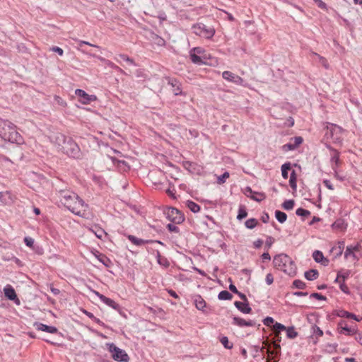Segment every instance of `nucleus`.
I'll use <instances>...</instances> for the list:
<instances>
[{
  "instance_id": "nucleus-34",
  "label": "nucleus",
  "mask_w": 362,
  "mask_h": 362,
  "mask_svg": "<svg viewBox=\"0 0 362 362\" xmlns=\"http://www.w3.org/2000/svg\"><path fill=\"white\" fill-rule=\"evenodd\" d=\"M289 184L292 189L296 190L297 184H296V174L294 170L292 171L290 175Z\"/></svg>"
},
{
  "instance_id": "nucleus-15",
  "label": "nucleus",
  "mask_w": 362,
  "mask_h": 362,
  "mask_svg": "<svg viewBox=\"0 0 362 362\" xmlns=\"http://www.w3.org/2000/svg\"><path fill=\"white\" fill-rule=\"evenodd\" d=\"M94 293L103 303H104L109 307H111L116 310H119V308H120L119 305L118 303H117L115 301H114L112 299L106 297L105 296L100 293L98 291H94Z\"/></svg>"
},
{
  "instance_id": "nucleus-22",
  "label": "nucleus",
  "mask_w": 362,
  "mask_h": 362,
  "mask_svg": "<svg viewBox=\"0 0 362 362\" xmlns=\"http://www.w3.org/2000/svg\"><path fill=\"white\" fill-rule=\"evenodd\" d=\"M234 305L243 313L248 314L252 311V308L249 306L247 302L235 301Z\"/></svg>"
},
{
  "instance_id": "nucleus-36",
  "label": "nucleus",
  "mask_w": 362,
  "mask_h": 362,
  "mask_svg": "<svg viewBox=\"0 0 362 362\" xmlns=\"http://www.w3.org/2000/svg\"><path fill=\"white\" fill-rule=\"evenodd\" d=\"M119 58L122 59L123 61L127 62L129 64L132 66H136V64L135 63L134 60L132 58H130L128 55L124 54H119L117 56Z\"/></svg>"
},
{
  "instance_id": "nucleus-59",
  "label": "nucleus",
  "mask_w": 362,
  "mask_h": 362,
  "mask_svg": "<svg viewBox=\"0 0 362 362\" xmlns=\"http://www.w3.org/2000/svg\"><path fill=\"white\" fill-rule=\"evenodd\" d=\"M274 322V319L272 317H267L263 320V323L266 326H271L272 324H273Z\"/></svg>"
},
{
  "instance_id": "nucleus-9",
  "label": "nucleus",
  "mask_w": 362,
  "mask_h": 362,
  "mask_svg": "<svg viewBox=\"0 0 362 362\" xmlns=\"http://www.w3.org/2000/svg\"><path fill=\"white\" fill-rule=\"evenodd\" d=\"M360 245L358 243L355 245H348L344 252V258L354 264L358 261V257L356 255V252H358Z\"/></svg>"
},
{
  "instance_id": "nucleus-53",
  "label": "nucleus",
  "mask_w": 362,
  "mask_h": 362,
  "mask_svg": "<svg viewBox=\"0 0 362 362\" xmlns=\"http://www.w3.org/2000/svg\"><path fill=\"white\" fill-rule=\"evenodd\" d=\"M282 149L284 151H293L296 149V148L294 147L293 144H292V142L291 141L289 143L284 144L282 146Z\"/></svg>"
},
{
  "instance_id": "nucleus-29",
  "label": "nucleus",
  "mask_w": 362,
  "mask_h": 362,
  "mask_svg": "<svg viewBox=\"0 0 362 362\" xmlns=\"http://www.w3.org/2000/svg\"><path fill=\"white\" fill-rule=\"evenodd\" d=\"M186 205L193 213H197L200 211V206L192 201H187L186 202Z\"/></svg>"
},
{
  "instance_id": "nucleus-56",
  "label": "nucleus",
  "mask_w": 362,
  "mask_h": 362,
  "mask_svg": "<svg viewBox=\"0 0 362 362\" xmlns=\"http://www.w3.org/2000/svg\"><path fill=\"white\" fill-rule=\"evenodd\" d=\"M317 6L323 10H327V4L323 2L322 0H313Z\"/></svg>"
},
{
  "instance_id": "nucleus-30",
  "label": "nucleus",
  "mask_w": 362,
  "mask_h": 362,
  "mask_svg": "<svg viewBox=\"0 0 362 362\" xmlns=\"http://www.w3.org/2000/svg\"><path fill=\"white\" fill-rule=\"evenodd\" d=\"M232 298V294L226 290L221 291L218 295V298L221 300H230Z\"/></svg>"
},
{
  "instance_id": "nucleus-4",
  "label": "nucleus",
  "mask_w": 362,
  "mask_h": 362,
  "mask_svg": "<svg viewBox=\"0 0 362 362\" xmlns=\"http://www.w3.org/2000/svg\"><path fill=\"white\" fill-rule=\"evenodd\" d=\"M2 123L5 125H2L3 127L0 128V132H1V135H3V139H4V141H9L17 144H21L23 143V138L17 132L15 124L5 119H2Z\"/></svg>"
},
{
  "instance_id": "nucleus-39",
  "label": "nucleus",
  "mask_w": 362,
  "mask_h": 362,
  "mask_svg": "<svg viewBox=\"0 0 362 362\" xmlns=\"http://www.w3.org/2000/svg\"><path fill=\"white\" fill-rule=\"evenodd\" d=\"M338 274L339 277H341V281H345L347 279L349 278L351 275V271L347 269H341L338 272Z\"/></svg>"
},
{
  "instance_id": "nucleus-41",
  "label": "nucleus",
  "mask_w": 362,
  "mask_h": 362,
  "mask_svg": "<svg viewBox=\"0 0 362 362\" xmlns=\"http://www.w3.org/2000/svg\"><path fill=\"white\" fill-rule=\"evenodd\" d=\"M339 316H341L342 317L351 318V319L355 320L356 321L360 320L356 315H354L351 313L347 312V311H344V310L341 311V314L339 315Z\"/></svg>"
},
{
  "instance_id": "nucleus-62",
  "label": "nucleus",
  "mask_w": 362,
  "mask_h": 362,
  "mask_svg": "<svg viewBox=\"0 0 362 362\" xmlns=\"http://www.w3.org/2000/svg\"><path fill=\"white\" fill-rule=\"evenodd\" d=\"M323 184L325 185V186L326 187H327L329 189H331V190H333L334 189V186L331 183V182L328 180H325L323 181Z\"/></svg>"
},
{
  "instance_id": "nucleus-32",
  "label": "nucleus",
  "mask_w": 362,
  "mask_h": 362,
  "mask_svg": "<svg viewBox=\"0 0 362 362\" xmlns=\"http://www.w3.org/2000/svg\"><path fill=\"white\" fill-rule=\"evenodd\" d=\"M337 344H327L325 346L324 351L328 354H334L337 352Z\"/></svg>"
},
{
  "instance_id": "nucleus-37",
  "label": "nucleus",
  "mask_w": 362,
  "mask_h": 362,
  "mask_svg": "<svg viewBox=\"0 0 362 362\" xmlns=\"http://www.w3.org/2000/svg\"><path fill=\"white\" fill-rule=\"evenodd\" d=\"M220 341L227 349H231L233 346V343L229 342L227 337L223 336L220 338Z\"/></svg>"
},
{
  "instance_id": "nucleus-19",
  "label": "nucleus",
  "mask_w": 362,
  "mask_h": 362,
  "mask_svg": "<svg viewBox=\"0 0 362 362\" xmlns=\"http://www.w3.org/2000/svg\"><path fill=\"white\" fill-rule=\"evenodd\" d=\"M34 327L37 330L46 332L51 334H55L58 332V329L56 327L49 326L41 322H35Z\"/></svg>"
},
{
  "instance_id": "nucleus-58",
  "label": "nucleus",
  "mask_w": 362,
  "mask_h": 362,
  "mask_svg": "<svg viewBox=\"0 0 362 362\" xmlns=\"http://www.w3.org/2000/svg\"><path fill=\"white\" fill-rule=\"evenodd\" d=\"M265 281L267 285H271L274 282V276L271 273L266 275Z\"/></svg>"
},
{
  "instance_id": "nucleus-17",
  "label": "nucleus",
  "mask_w": 362,
  "mask_h": 362,
  "mask_svg": "<svg viewBox=\"0 0 362 362\" xmlns=\"http://www.w3.org/2000/svg\"><path fill=\"white\" fill-rule=\"evenodd\" d=\"M233 325L238 327H253L255 326L256 322L254 320H245L241 317H233Z\"/></svg>"
},
{
  "instance_id": "nucleus-5",
  "label": "nucleus",
  "mask_w": 362,
  "mask_h": 362,
  "mask_svg": "<svg viewBox=\"0 0 362 362\" xmlns=\"http://www.w3.org/2000/svg\"><path fill=\"white\" fill-rule=\"evenodd\" d=\"M106 346L115 361L119 362H127L129 361V358L124 350L116 346L113 343H107Z\"/></svg>"
},
{
  "instance_id": "nucleus-42",
  "label": "nucleus",
  "mask_w": 362,
  "mask_h": 362,
  "mask_svg": "<svg viewBox=\"0 0 362 362\" xmlns=\"http://www.w3.org/2000/svg\"><path fill=\"white\" fill-rule=\"evenodd\" d=\"M294 204H295V202L293 199H288V200H286L282 204V207L285 210H288H288L293 209V208L294 206Z\"/></svg>"
},
{
  "instance_id": "nucleus-45",
  "label": "nucleus",
  "mask_w": 362,
  "mask_h": 362,
  "mask_svg": "<svg viewBox=\"0 0 362 362\" xmlns=\"http://www.w3.org/2000/svg\"><path fill=\"white\" fill-rule=\"evenodd\" d=\"M286 327L284 325H282L279 322H276L273 325V329L276 332H280L281 331L286 330ZM277 334H278V333L276 334V335H277Z\"/></svg>"
},
{
  "instance_id": "nucleus-31",
  "label": "nucleus",
  "mask_w": 362,
  "mask_h": 362,
  "mask_svg": "<svg viewBox=\"0 0 362 362\" xmlns=\"http://www.w3.org/2000/svg\"><path fill=\"white\" fill-rule=\"evenodd\" d=\"M275 217L279 223H283L286 221L287 215L284 212L276 210L275 211Z\"/></svg>"
},
{
  "instance_id": "nucleus-25",
  "label": "nucleus",
  "mask_w": 362,
  "mask_h": 362,
  "mask_svg": "<svg viewBox=\"0 0 362 362\" xmlns=\"http://www.w3.org/2000/svg\"><path fill=\"white\" fill-rule=\"evenodd\" d=\"M305 278L308 281H313L317 279L319 272L316 269H310L306 271L304 274Z\"/></svg>"
},
{
  "instance_id": "nucleus-3",
  "label": "nucleus",
  "mask_w": 362,
  "mask_h": 362,
  "mask_svg": "<svg viewBox=\"0 0 362 362\" xmlns=\"http://www.w3.org/2000/svg\"><path fill=\"white\" fill-rule=\"evenodd\" d=\"M274 267L289 276L296 274V266L291 258L286 254H279L274 256L273 259Z\"/></svg>"
},
{
  "instance_id": "nucleus-48",
  "label": "nucleus",
  "mask_w": 362,
  "mask_h": 362,
  "mask_svg": "<svg viewBox=\"0 0 362 362\" xmlns=\"http://www.w3.org/2000/svg\"><path fill=\"white\" fill-rule=\"evenodd\" d=\"M190 52H192L194 53H197V55H204V56H207L205 50L200 47H194L192 48Z\"/></svg>"
},
{
  "instance_id": "nucleus-13",
  "label": "nucleus",
  "mask_w": 362,
  "mask_h": 362,
  "mask_svg": "<svg viewBox=\"0 0 362 362\" xmlns=\"http://www.w3.org/2000/svg\"><path fill=\"white\" fill-rule=\"evenodd\" d=\"M127 238L132 243H133L134 245H135L136 246H141L145 244L153 243H156L163 245V243L160 240H144L141 238H138L133 235H127Z\"/></svg>"
},
{
  "instance_id": "nucleus-47",
  "label": "nucleus",
  "mask_w": 362,
  "mask_h": 362,
  "mask_svg": "<svg viewBox=\"0 0 362 362\" xmlns=\"http://www.w3.org/2000/svg\"><path fill=\"white\" fill-rule=\"evenodd\" d=\"M230 176V174L228 172H225L223 175L218 177L217 182L218 184H223L226 179L228 178Z\"/></svg>"
},
{
  "instance_id": "nucleus-10",
  "label": "nucleus",
  "mask_w": 362,
  "mask_h": 362,
  "mask_svg": "<svg viewBox=\"0 0 362 362\" xmlns=\"http://www.w3.org/2000/svg\"><path fill=\"white\" fill-rule=\"evenodd\" d=\"M329 149L331 151V158H330V162H331V166L332 169L334 170L335 176L337 175V169L341 165V161L339 159V152L331 147H329Z\"/></svg>"
},
{
  "instance_id": "nucleus-43",
  "label": "nucleus",
  "mask_w": 362,
  "mask_h": 362,
  "mask_svg": "<svg viewBox=\"0 0 362 362\" xmlns=\"http://www.w3.org/2000/svg\"><path fill=\"white\" fill-rule=\"evenodd\" d=\"M247 216V212L245 209L243 207H240L238 209V214L237 216V219L242 220L245 218Z\"/></svg>"
},
{
  "instance_id": "nucleus-57",
  "label": "nucleus",
  "mask_w": 362,
  "mask_h": 362,
  "mask_svg": "<svg viewBox=\"0 0 362 362\" xmlns=\"http://www.w3.org/2000/svg\"><path fill=\"white\" fill-rule=\"evenodd\" d=\"M310 297L315 298H316L317 300H325L327 299L325 296H324L322 294L318 293H313L310 296Z\"/></svg>"
},
{
  "instance_id": "nucleus-14",
  "label": "nucleus",
  "mask_w": 362,
  "mask_h": 362,
  "mask_svg": "<svg viewBox=\"0 0 362 362\" xmlns=\"http://www.w3.org/2000/svg\"><path fill=\"white\" fill-rule=\"evenodd\" d=\"M245 194L247 197L258 202H262L266 198V195L263 192H254L250 187L245 188Z\"/></svg>"
},
{
  "instance_id": "nucleus-27",
  "label": "nucleus",
  "mask_w": 362,
  "mask_h": 362,
  "mask_svg": "<svg viewBox=\"0 0 362 362\" xmlns=\"http://www.w3.org/2000/svg\"><path fill=\"white\" fill-rule=\"evenodd\" d=\"M341 325V334H345L346 335H349V336H352V335H356L357 334V330L356 329H355L354 327H348L347 325H345V326H342V323L341 322L339 324Z\"/></svg>"
},
{
  "instance_id": "nucleus-55",
  "label": "nucleus",
  "mask_w": 362,
  "mask_h": 362,
  "mask_svg": "<svg viewBox=\"0 0 362 362\" xmlns=\"http://www.w3.org/2000/svg\"><path fill=\"white\" fill-rule=\"evenodd\" d=\"M167 228L168 229L169 231L170 232H174V233H178L179 232V228L177 226H176L175 224H172V223H168L167 225Z\"/></svg>"
},
{
  "instance_id": "nucleus-28",
  "label": "nucleus",
  "mask_w": 362,
  "mask_h": 362,
  "mask_svg": "<svg viewBox=\"0 0 362 362\" xmlns=\"http://www.w3.org/2000/svg\"><path fill=\"white\" fill-rule=\"evenodd\" d=\"M332 227L333 229L344 230L346 228V224L343 219H337L332 223Z\"/></svg>"
},
{
  "instance_id": "nucleus-49",
  "label": "nucleus",
  "mask_w": 362,
  "mask_h": 362,
  "mask_svg": "<svg viewBox=\"0 0 362 362\" xmlns=\"http://www.w3.org/2000/svg\"><path fill=\"white\" fill-rule=\"evenodd\" d=\"M293 286L298 289H304L306 286L305 284L301 280H295L293 283Z\"/></svg>"
},
{
  "instance_id": "nucleus-18",
  "label": "nucleus",
  "mask_w": 362,
  "mask_h": 362,
  "mask_svg": "<svg viewBox=\"0 0 362 362\" xmlns=\"http://www.w3.org/2000/svg\"><path fill=\"white\" fill-rule=\"evenodd\" d=\"M189 57L192 63L202 65L206 64V60L209 59L208 56L204 55H197V53H194L189 51Z\"/></svg>"
},
{
  "instance_id": "nucleus-2",
  "label": "nucleus",
  "mask_w": 362,
  "mask_h": 362,
  "mask_svg": "<svg viewBox=\"0 0 362 362\" xmlns=\"http://www.w3.org/2000/svg\"><path fill=\"white\" fill-rule=\"evenodd\" d=\"M52 141L59 151L70 158L80 159L82 153L78 144L71 138L62 133H57L52 137Z\"/></svg>"
},
{
  "instance_id": "nucleus-40",
  "label": "nucleus",
  "mask_w": 362,
  "mask_h": 362,
  "mask_svg": "<svg viewBox=\"0 0 362 362\" xmlns=\"http://www.w3.org/2000/svg\"><path fill=\"white\" fill-rule=\"evenodd\" d=\"M258 221L256 218H249L247 219L245 223V225L246 226V228H249V229H252L254 228L257 224Z\"/></svg>"
},
{
  "instance_id": "nucleus-60",
  "label": "nucleus",
  "mask_w": 362,
  "mask_h": 362,
  "mask_svg": "<svg viewBox=\"0 0 362 362\" xmlns=\"http://www.w3.org/2000/svg\"><path fill=\"white\" fill-rule=\"evenodd\" d=\"M97 238L102 239L103 235H105V232L102 228H99L97 231L94 232Z\"/></svg>"
},
{
  "instance_id": "nucleus-64",
  "label": "nucleus",
  "mask_w": 362,
  "mask_h": 362,
  "mask_svg": "<svg viewBox=\"0 0 362 362\" xmlns=\"http://www.w3.org/2000/svg\"><path fill=\"white\" fill-rule=\"evenodd\" d=\"M355 339L362 346V332H357Z\"/></svg>"
},
{
  "instance_id": "nucleus-6",
  "label": "nucleus",
  "mask_w": 362,
  "mask_h": 362,
  "mask_svg": "<svg viewBox=\"0 0 362 362\" xmlns=\"http://www.w3.org/2000/svg\"><path fill=\"white\" fill-rule=\"evenodd\" d=\"M192 28L193 30V33L197 35L206 39L211 38L215 34L214 28L208 27L203 23L194 24Z\"/></svg>"
},
{
  "instance_id": "nucleus-24",
  "label": "nucleus",
  "mask_w": 362,
  "mask_h": 362,
  "mask_svg": "<svg viewBox=\"0 0 362 362\" xmlns=\"http://www.w3.org/2000/svg\"><path fill=\"white\" fill-rule=\"evenodd\" d=\"M344 241H339L337 244V245L334 246L332 248V252H334V257H340L344 251Z\"/></svg>"
},
{
  "instance_id": "nucleus-11",
  "label": "nucleus",
  "mask_w": 362,
  "mask_h": 362,
  "mask_svg": "<svg viewBox=\"0 0 362 362\" xmlns=\"http://www.w3.org/2000/svg\"><path fill=\"white\" fill-rule=\"evenodd\" d=\"M75 94L80 98V102L85 105L89 104L97 100V97L95 95H89L81 89H76L75 90Z\"/></svg>"
},
{
  "instance_id": "nucleus-52",
  "label": "nucleus",
  "mask_w": 362,
  "mask_h": 362,
  "mask_svg": "<svg viewBox=\"0 0 362 362\" xmlns=\"http://www.w3.org/2000/svg\"><path fill=\"white\" fill-rule=\"evenodd\" d=\"M274 242V239L272 236H268L265 241V247L268 250Z\"/></svg>"
},
{
  "instance_id": "nucleus-54",
  "label": "nucleus",
  "mask_w": 362,
  "mask_h": 362,
  "mask_svg": "<svg viewBox=\"0 0 362 362\" xmlns=\"http://www.w3.org/2000/svg\"><path fill=\"white\" fill-rule=\"evenodd\" d=\"M49 50L52 51V52L57 53L60 56H62L63 54H64L63 49L62 48L59 47H57V46H53V47H50Z\"/></svg>"
},
{
  "instance_id": "nucleus-7",
  "label": "nucleus",
  "mask_w": 362,
  "mask_h": 362,
  "mask_svg": "<svg viewBox=\"0 0 362 362\" xmlns=\"http://www.w3.org/2000/svg\"><path fill=\"white\" fill-rule=\"evenodd\" d=\"M343 133L344 129L341 127L336 124H331L327 127V132L326 134L330 136L333 142L341 143L343 140Z\"/></svg>"
},
{
  "instance_id": "nucleus-38",
  "label": "nucleus",
  "mask_w": 362,
  "mask_h": 362,
  "mask_svg": "<svg viewBox=\"0 0 362 362\" xmlns=\"http://www.w3.org/2000/svg\"><path fill=\"white\" fill-rule=\"evenodd\" d=\"M313 54L316 56L319 59V62L322 64V66L325 69H328L329 68V63L325 57L319 55L318 54H317L315 52H313Z\"/></svg>"
},
{
  "instance_id": "nucleus-50",
  "label": "nucleus",
  "mask_w": 362,
  "mask_h": 362,
  "mask_svg": "<svg viewBox=\"0 0 362 362\" xmlns=\"http://www.w3.org/2000/svg\"><path fill=\"white\" fill-rule=\"evenodd\" d=\"M339 288H340L341 291L342 292H344V293H346V294L350 293L349 288L345 284V281H339Z\"/></svg>"
},
{
  "instance_id": "nucleus-12",
  "label": "nucleus",
  "mask_w": 362,
  "mask_h": 362,
  "mask_svg": "<svg viewBox=\"0 0 362 362\" xmlns=\"http://www.w3.org/2000/svg\"><path fill=\"white\" fill-rule=\"evenodd\" d=\"M222 77L225 80L233 83L236 85H243L244 82L243 78L229 71H223L222 73Z\"/></svg>"
},
{
  "instance_id": "nucleus-61",
  "label": "nucleus",
  "mask_w": 362,
  "mask_h": 362,
  "mask_svg": "<svg viewBox=\"0 0 362 362\" xmlns=\"http://www.w3.org/2000/svg\"><path fill=\"white\" fill-rule=\"evenodd\" d=\"M107 64L112 68V69H115L119 71H121V72H123V71L117 65H115L114 63H112V62H110V61H107Z\"/></svg>"
},
{
  "instance_id": "nucleus-1",
  "label": "nucleus",
  "mask_w": 362,
  "mask_h": 362,
  "mask_svg": "<svg viewBox=\"0 0 362 362\" xmlns=\"http://www.w3.org/2000/svg\"><path fill=\"white\" fill-rule=\"evenodd\" d=\"M61 203L73 214L85 218H88V205L75 192L69 189L57 191Z\"/></svg>"
},
{
  "instance_id": "nucleus-51",
  "label": "nucleus",
  "mask_w": 362,
  "mask_h": 362,
  "mask_svg": "<svg viewBox=\"0 0 362 362\" xmlns=\"http://www.w3.org/2000/svg\"><path fill=\"white\" fill-rule=\"evenodd\" d=\"M24 243L25 244L29 247L33 248L34 245V239L31 237H25L24 238Z\"/></svg>"
},
{
  "instance_id": "nucleus-16",
  "label": "nucleus",
  "mask_w": 362,
  "mask_h": 362,
  "mask_svg": "<svg viewBox=\"0 0 362 362\" xmlns=\"http://www.w3.org/2000/svg\"><path fill=\"white\" fill-rule=\"evenodd\" d=\"M168 83L173 87V91L175 95H179L182 94L181 83L176 78H166Z\"/></svg>"
},
{
  "instance_id": "nucleus-44",
  "label": "nucleus",
  "mask_w": 362,
  "mask_h": 362,
  "mask_svg": "<svg viewBox=\"0 0 362 362\" xmlns=\"http://www.w3.org/2000/svg\"><path fill=\"white\" fill-rule=\"evenodd\" d=\"M296 214L297 216L305 217L309 216L310 214V212L303 208H298L296 209Z\"/></svg>"
},
{
  "instance_id": "nucleus-8",
  "label": "nucleus",
  "mask_w": 362,
  "mask_h": 362,
  "mask_svg": "<svg viewBox=\"0 0 362 362\" xmlns=\"http://www.w3.org/2000/svg\"><path fill=\"white\" fill-rule=\"evenodd\" d=\"M167 218L175 224L181 223L184 220V216L177 209L173 207L168 208L165 211Z\"/></svg>"
},
{
  "instance_id": "nucleus-21",
  "label": "nucleus",
  "mask_w": 362,
  "mask_h": 362,
  "mask_svg": "<svg viewBox=\"0 0 362 362\" xmlns=\"http://www.w3.org/2000/svg\"><path fill=\"white\" fill-rule=\"evenodd\" d=\"M4 291L5 296L7 297L9 300H16L18 303H19V300L17 298L16 291L11 286L7 285L6 286H5V288H4Z\"/></svg>"
},
{
  "instance_id": "nucleus-46",
  "label": "nucleus",
  "mask_w": 362,
  "mask_h": 362,
  "mask_svg": "<svg viewBox=\"0 0 362 362\" xmlns=\"http://www.w3.org/2000/svg\"><path fill=\"white\" fill-rule=\"evenodd\" d=\"M294 147L296 148L300 144L303 143V138L301 136H295L291 139Z\"/></svg>"
},
{
  "instance_id": "nucleus-33",
  "label": "nucleus",
  "mask_w": 362,
  "mask_h": 362,
  "mask_svg": "<svg viewBox=\"0 0 362 362\" xmlns=\"http://www.w3.org/2000/svg\"><path fill=\"white\" fill-rule=\"evenodd\" d=\"M291 163L289 162L285 163L281 165V175L284 179L288 178V171L291 169Z\"/></svg>"
},
{
  "instance_id": "nucleus-26",
  "label": "nucleus",
  "mask_w": 362,
  "mask_h": 362,
  "mask_svg": "<svg viewBox=\"0 0 362 362\" xmlns=\"http://www.w3.org/2000/svg\"><path fill=\"white\" fill-rule=\"evenodd\" d=\"M95 257L105 267H110L111 261L106 255L98 252V254L95 255Z\"/></svg>"
},
{
  "instance_id": "nucleus-20",
  "label": "nucleus",
  "mask_w": 362,
  "mask_h": 362,
  "mask_svg": "<svg viewBox=\"0 0 362 362\" xmlns=\"http://www.w3.org/2000/svg\"><path fill=\"white\" fill-rule=\"evenodd\" d=\"M313 257L316 262L321 263L324 266H327L329 263V260L324 257L323 253L320 250H315L313 253Z\"/></svg>"
},
{
  "instance_id": "nucleus-35",
  "label": "nucleus",
  "mask_w": 362,
  "mask_h": 362,
  "mask_svg": "<svg viewBox=\"0 0 362 362\" xmlns=\"http://www.w3.org/2000/svg\"><path fill=\"white\" fill-rule=\"evenodd\" d=\"M286 336L289 339H295L298 336V332L295 330L293 327H288L286 329Z\"/></svg>"
},
{
  "instance_id": "nucleus-23",
  "label": "nucleus",
  "mask_w": 362,
  "mask_h": 362,
  "mask_svg": "<svg viewBox=\"0 0 362 362\" xmlns=\"http://www.w3.org/2000/svg\"><path fill=\"white\" fill-rule=\"evenodd\" d=\"M194 302L196 308L202 311H204L206 303L204 298L200 295H197L194 298Z\"/></svg>"
},
{
  "instance_id": "nucleus-63",
  "label": "nucleus",
  "mask_w": 362,
  "mask_h": 362,
  "mask_svg": "<svg viewBox=\"0 0 362 362\" xmlns=\"http://www.w3.org/2000/svg\"><path fill=\"white\" fill-rule=\"evenodd\" d=\"M158 18L160 23L167 20V16L164 12H160L158 13Z\"/></svg>"
}]
</instances>
